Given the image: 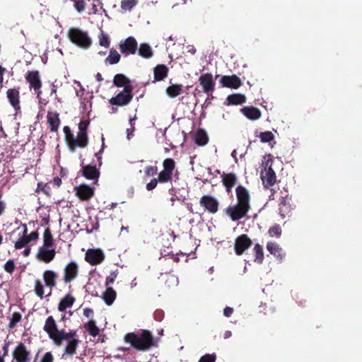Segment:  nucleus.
<instances>
[{
    "label": "nucleus",
    "mask_w": 362,
    "mask_h": 362,
    "mask_svg": "<svg viewBox=\"0 0 362 362\" xmlns=\"http://www.w3.org/2000/svg\"><path fill=\"white\" fill-rule=\"evenodd\" d=\"M237 203L225 209V213L233 221H239L247 216L250 209V195L244 186L239 185L235 189Z\"/></svg>",
    "instance_id": "obj_1"
},
{
    "label": "nucleus",
    "mask_w": 362,
    "mask_h": 362,
    "mask_svg": "<svg viewBox=\"0 0 362 362\" xmlns=\"http://www.w3.org/2000/svg\"><path fill=\"white\" fill-rule=\"evenodd\" d=\"M124 341L138 351H146L158 346V340L147 329H141L139 333L128 332L124 337Z\"/></svg>",
    "instance_id": "obj_2"
},
{
    "label": "nucleus",
    "mask_w": 362,
    "mask_h": 362,
    "mask_svg": "<svg viewBox=\"0 0 362 362\" xmlns=\"http://www.w3.org/2000/svg\"><path fill=\"white\" fill-rule=\"evenodd\" d=\"M43 330L47 334L50 339H52L56 346H61L63 339L66 337L65 330H59L57 322L53 316H49L45 320Z\"/></svg>",
    "instance_id": "obj_3"
},
{
    "label": "nucleus",
    "mask_w": 362,
    "mask_h": 362,
    "mask_svg": "<svg viewBox=\"0 0 362 362\" xmlns=\"http://www.w3.org/2000/svg\"><path fill=\"white\" fill-rule=\"evenodd\" d=\"M67 35L73 44L81 48L87 49L92 44V40L88 36L87 32L80 28H71L67 32Z\"/></svg>",
    "instance_id": "obj_4"
},
{
    "label": "nucleus",
    "mask_w": 362,
    "mask_h": 362,
    "mask_svg": "<svg viewBox=\"0 0 362 362\" xmlns=\"http://www.w3.org/2000/svg\"><path fill=\"white\" fill-rule=\"evenodd\" d=\"M133 86H125L115 97L109 100V103L117 107H124L130 103L134 97Z\"/></svg>",
    "instance_id": "obj_5"
},
{
    "label": "nucleus",
    "mask_w": 362,
    "mask_h": 362,
    "mask_svg": "<svg viewBox=\"0 0 362 362\" xmlns=\"http://www.w3.org/2000/svg\"><path fill=\"white\" fill-rule=\"evenodd\" d=\"M272 158H268L262 163L264 170L261 172L260 177L264 187L267 189L274 185L276 182V173L272 168Z\"/></svg>",
    "instance_id": "obj_6"
},
{
    "label": "nucleus",
    "mask_w": 362,
    "mask_h": 362,
    "mask_svg": "<svg viewBox=\"0 0 362 362\" xmlns=\"http://www.w3.org/2000/svg\"><path fill=\"white\" fill-rule=\"evenodd\" d=\"M65 334H66V337L63 339V341H67V344L64 347L63 356H73L76 354L81 341L77 338L76 330L71 329L65 332Z\"/></svg>",
    "instance_id": "obj_7"
},
{
    "label": "nucleus",
    "mask_w": 362,
    "mask_h": 362,
    "mask_svg": "<svg viewBox=\"0 0 362 362\" xmlns=\"http://www.w3.org/2000/svg\"><path fill=\"white\" fill-rule=\"evenodd\" d=\"M175 165V161L173 158H168L163 161V169L158 174L160 183H166L172 181Z\"/></svg>",
    "instance_id": "obj_8"
},
{
    "label": "nucleus",
    "mask_w": 362,
    "mask_h": 362,
    "mask_svg": "<svg viewBox=\"0 0 362 362\" xmlns=\"http://www.w3.org/2000/svg\"><path fill=\"white\" fill-rule=\"evenodd\" d=\"M199 204L205 211L211 214H216L220 205L218 200L211 194L203 195L199 199Z\"/></svg>",
    "instance_id": "obj_9"
},
{
    "label": "nucleus",
    "mask_w": 362,
    "mask_h": 362,
    "mask_svg": "<svg viewBox=\"0 0 362 362\" xmlns=\"http://www.w3.org/2000/svg\"><path fill=\"white\" fill-rule=\"evenodd\" d=\"M78 272V265L75 261L68 262L63 269L62 281L66 284H70L77 278Z\"/></svg>",
    "instance_id": "obj_10"
},
{
    "label": "nucleus",
    "mask_w": 362,
    "mask_h": 362,
    "mask_svg": "<svg viewBox=\"0 0 362 362\" xmlns=\"http://www.w3.org/2000/svg\"><path fill=\"white\" fill-rule=\"evenodd\" d=\"M25 80L29 83L30 89H33L39 97L42 93V81L40 79V75L38 71L33 70L28 71L25 74Z\"/></svg>",
    "instance_id": "obj_11"
},
{
    "label": "nucleus",
    "mask_w": 362,
    "mask_h": 362,
    "mask_svg": "<svg viewBox=\"0 0 362 362\" xmlns=\"http://www.w3.org/2000/svg\"><path fill=\"white\" fill-rule=\"evenodd\" d=\"M12 356L16 362H30L31 361V352L23 342L18 343L15 347Z\"/></svg>",
    "instance_id": "obj_12"
},
{
    "label": "nucleus",
    "mask_w": 362,
    "mask_h": 362,
    "mask_svg": "<svg viewBox=\"0 0 362 362\" xmlns=\"http://www.w3.org/2000/svg\"><path fill=\"white\" fill-rule=\"evenodd\" d=\"M63 132L64 133L65 141L71 151L74 152L76 148H84L78 135L77 134V136L75 138L69 127L64 126Z\"/></svg>",
    "instance_id": "obj_13"
},
{
    "label": "nucleus",
    "mask_w": 362,
    "mask_h": 362,
    "mask_svg": "<svg viewBox=\"0 0 362 362\" xmlns=\"http://www.w3.org/2000/svg\"><path fill=\"white\" fill-rule=\"evenodd\" d=\"M119 47L122 54L124 56L134 54L138 49V44L134 37H128L124 41H121Z\"/></svg>",
    "instance_id": "obj_14"
},
{
    "label": "nucleus",
    "mask_w": 362,
    "mask_h": 362,
    "mask_svg": "<svg viewBox=\"0 0 362 362\" xmlns=\"http://www.w3.org/2000/svg\"><path fill=\"white\" fill-rule=\"evenodd\" d=\"M105 255L100 249H88L85 255V260L90 265H98L103 262Z\"/></svg>",
    "instance_id": "obj_15"
},
{
    "label": "nucleus",
    "mask_w": 362,
    "mask_h": 362,
    "mask_svg": "<svg viewBox=\"0 0 362 362\" xmlns=\"http://www.w3.org/2000/svg\"><path fill=\"white\" fill-rule=\"evenodd\" d=\"M198 81L202 88L203 92L209 94L212 93L215 90V82L213 78V75L211 73H205L202 74Z\"/></svg>",
    "instance_id": "obj_16"
},
{
    "label": "nucleus",
    "mask_w": 362,
    "mask_h": 362,
    "mask_svg": "<svg viewBox=\"0 0 362 362\" xmlns=\"http://www.w3.org/2000/svg\"><path fill=\"white\" fill-rule=\"evenodd\" d=\"M291 201V197L288 194L281 196L279 199V214L284 218L291 215L293 207Z\"/></svg>",
    "instance_id": "obj_17"
},
{
    "label": "nucleus",
    "mask_w": 362,
    "mask_h": 362,
    "mask_svg": "<svg viewBox=\"0 0 362 362\" xmlns=\"http://www.w3.org/2000/svg\"><path fill=\"white\" fill-rule=\"evenodd\" d=\"M74 192L80 200L88 201L93 197L95 189L88 185L81 184L74 187Z\"/></svg>",
    "instance_id": "obj_18"
},
{
    "label": "nucleus",
    "mask_w": 362,
    "mask_h": 362,
    "mask_svg": "<svg viewBox=\"0 0 362 362\" xmlns=\"http://www.w3.org/2000/svg\"><path fill=\"white\" fill-rule=\"evenodd\" d=\"M252 244V240L246 234L239 235L235 241V252L237 255H241Z\"/></svg>",
    "instance_id": "obj_19"
},
{
    "label": "nucleus",
    "mask_w": 362,
    "mask_h": 362,
    "mask_svg": "<svg viewBox=\"0 0 362 362\" xmlns=\"http://www.w3.org/2000/svg\"><path fill=\"white\" fill-rule=\"evenodd\" d=\"M220 84L223 88L238 89L242 84V80L236 74L223 76L220 80Z\"/></svg>",
    "instance_id": "obj_20"
},
{
    "label": "nucleus",
    "mask_w": 362,
    "mask_h": 362,
    "mask_svg": "<svg viewBox=\"0 0 362 362\" xmlns=\"http://www.w3.org/2000/svg\"><path fill=\"white\" fill-rule=\"evenodd\" d=\"M81 173L86 179L93 180L97 183L100 177V170L95 165L81 164Z\"/></svg>",
    "instance_id": "obj_21"
},
{
    "label": "nucleus",
    "mask_w": 362,
    "mask_h": 362,
    "mask_svg": "<svg viewBox=\"0 0 362 362\" xmlns=\"http://www.w3.org/2000/svg\"><path fill=\"white\" fill-rule=\"evenodd\" d=\"M58 277V274L53 270L48 269L43 272L42 279L44 280L45 285L50 290L47 296H49L52 294V289L57 286Z\"/></svg>",
    "instance_id": "obj_22"
},
{
    "label": "nucleus",
    "mask_w": 362,
    "mask_h": 362,
    "mask_svg": "<svg viewBox=\"0 0 362 362\" xmlns=\"http://www.w3.org/2000/svg\"><path fill=\"white\" fill-rule=\"evenodd\" d=\"M56 251L54 248L40 247L38 249L36 257L45 263L51 262L55 257Z\"/></svg>",
    "instance_id": "obj_23"
},
{
    "label": "nucleus",
    "mask_w": 362,
    "mask_h": 362,
    "mask_svg": "<svg viewBox=\"0 0 362 362\" xmlns=\"http://www.w3.org/2000/svg\"><path fill=\"white\" fill-rule=\"evenodd\" d=\"M6 97L11 105L15 110L20 109V88H9L6 91Z\"/></svg>",
    "instance_id": "obj_24"
},
{
    "label": "nucleus",
    "mask_w": 362,
    "mask_h": 362,
    "mask_svg": "<svg viewBox=\"0 0 362 362\" xmlns=\"http://www.w3.org/2000/svg\"><path fill=\"white\" fill-rule=\"evenodd\" d=\"M242 114L250 120H257L262 116L260 110L254 106H245L240 110Z\"/></svg>",
    "instance_id": "obj_25"
},
{
    "label": "nucleus",
    "mask_w": 362,
    "mask_h": 362,
    "mask_svg": "<svg viewBox=\"0 0 362 362\" xmlns=\"http://www.w3.org/2000/svg\"><path fill=\"white\" fill-rule=\"evenodd\" d=\"M90 124V121L88 119L82 120L78 124V135L80 138L81 141L82 142L83 147L86 148L88 144V127Z\"/></svg>",
    "instance_id": "obj_26"
},
{
    "label": "nucleus",
    "mask_w": 362,
    "mask_h": 362,
    "mask_svg": "<svg viewBox=\"0 0 362 362\" xmlns=\"http://www.w3.org/2000/svg\"><path fill=\"white\" fill-rule=\"evenodd\" d=\"M223 185L225 186L226 192L230 193L231 189L236 185L238 182L237 176L233 173H223L221 175Z\"/></svg>",
    "instance_id": "obj_27"
},
{
    "label": "nucleus",
    "mask_w": 362,
    "mask_h": 362,
    "mask_svg": "<svg viewBox=\"0 0 362 362\" xmlns=\"http://www.w3.org/2000/svg\"><path fill=\"white\" fill-rule=\"evenodd\" d=\"M267 250L280 262H281L285 257V252L283 249L275 242H268L267 244Z\"/></svg>",
    "instance_id": "obj_28"
},
{
    "label": "nucleus",
    "mask_w": 362,
    "mask_h": 362,
    "mask_svg": "<svg viewBox=\"0 0 362 362\" xmlns=\"http://www.w3.org/2000/svg\"><path fill=\"white\" fill-rule=\"evenodd\" d=\"M47 122L49 125V129L52 132L58 131L61 121L59 115L57 112L48 111L47 115Z\"/></svg>",
    "instance_id": "obj_29"
},
{
    "label": "nucleus",
    "mask_w": 362,
    "mask_h": 362,
    "mask_svg": "<svg viewBox=\"0 0 362 362\" xmlns=\"http://www.w3.org/2000/svg\"><path fill=\"white\" fill-rule=\"evenodd\" d=\"M169 69L165 64H158L153 69L154 81L164 80L168 74Z\"/></svg>",
    "instance_id": "obj_30"
},
{
    "label": "nucleus",
    "mask_w": 362,
    "mask_h": 362,
    "mask_svg": "<svg viewBox=\"0 0 362 362\" xmlns=\"http://www.w3.org/2000/svg\"><path fill=\"white\" fill-rule=\"evenodd\" d=\"M246 97L243 94L233 93L228 95L226 100V105H238L246 103Z\"/></svg>",
    "instance_id": "obj_31"
},
{
    "label": "nucleus",
    "mask_w": 362,
    "mask_h": 362,
    "mask_svg": "<svg viewBox=\"0 0 362 362\" xmlns=\"http://www.w3.org/2000/svg\"><path fill=\"white\" fill-rule=\"evenodd\" d=\"M75 300L76 299L72 295L69 293L66 294L60 300L57 307L58 310L59 312H64L67 308H71Z\"/></svg>",
    "instance_id": "obj_32"
},
{
    "label": "nucleus",
    "mask_w": 362,
    "mask_h": 362,
    "mask_svg": "<svg viewBox=\"0 0 362 362\" xmlns=\"http://www.w3.org/2000/svg\"><path fill=\"white\" fill-rule=\"evenodd\" d=\"M113 84L118 88L123 87L124 88L125 86H132V85H131L130 80L122 74H117L115 75L113 78Z\"/></svg>",
    "instance_id": "obj_33"
},
{
    "label": "nucleus",
    "mask_w": 362,
    "mask_h": 362,
    "mask_svg": "<svg viewBox=\"0 0 362 362\" xmlns=\"http://www.w3.org/2000/svg\"><path fill=\"white\" fill-rule=\"evenodd\" d=\"M194 142L197 146H203L209 142V137L206 131L199 129L194 135Z\"/></svg>",
    "instance_id": "obj_34"
},
{
    "label": "nucleus",
    "mask_w": 362,
    "mask_h": 362,
    "mask_svg": "<svg viewBox=\"0 0 362 362\" xmlns=\"http://www.w3.org/2000/svg\"><path fill=\"white\" fill-rule=\"evenodd\" d=\"M182 92L183 86L182 84H172L169 86L165 90L166 94L171 98H176L177 96L182 94Z\"/></svg>",
    "instance_id": "obj_35"
},
{
    "label": "nucleus",
    "mask_w": 362,
    "mask_h": 362,
    "mask_svg": "<svg viewBox=\"0 0 362 362\" xmlns=\"http://www.w3.org/2000/svg\"><path fill=\"white\" fill-rule=\"evenodd\" d=\"M117 296L116 291L112 287H107L103 293V299L107 305H111Z\"/></svg>",
    "instance_id": "obj_36"
},
{
    "label": "nucleus",
    "mask_w": 362,
    "mask_h": 362,
    "mask_svg": "<svg viewBox=\"0 0 362 362\" xmlns=\"http://www.w3.org/2000/svg\"><path fill=\"white\" fill-rule=\"evenodd\" d=\"M121 56L118 52L115 49L112 48L110 49L108 56L105 59V64L106 65L116 64L119 62Z\"/></svg>",
    "instance_id": "obj_37"
},
{
    "label": "nucleus",
    "mask_w": 362,
    "mask_h": 362,
    "mask_svg": "<svg viewBox=\"0 0 362 362\" xmlns=\"http://www.w3.org/2000/svg\"><path fill=\"white\" fill-rule=\"evenodd\" d=\"M139 54L146 59H149L153 56V50L150 45L147 43H141L140 44L139 48L138 49Z\"/></svg>",
    "instance_id": "obj_38"
},
{
    "label": "nucleus",
    "mask_w": 362,
    "mask_h": 362,
    "mask_svg": "<svg viewBox=\"0 0 362 362\" xmlns=\"http://www.w3.org/2000/svg\"><path fill=\"white\" fill-rule=\"evenodd\" d=\"M54 245V240L49 228H47L43 233V245L45 247H52Z\"/></svg>",
    "instance_id": "obj_39"
},
{
    "label": "nucleus",
    "mask_w": 362,
    "mask_h": 362,
    "mask_svg": "<svg viewBox=\"0 0 362 362\" xmlns=\"http://www.w3.org/2000/svg\"><path fill=\"white\" fill-rule=\"evenodd\" d=\"M84 327L88 332L89 334L93 337H95L100 333V329L96 326L95 321L93 320H90L87 323H86L84 325Z\"/></svg>",
    "instance_id": "obj_40"
},
{
    "label": "nucleus",
    "mask_w": 362,
    "mask_h": 362,
    "mask_svg": "<svg viewBox=\"0 0 362 362\" xmlns=\"http://www.w3.org/2000/svg\"><path fill=\"white\" fill-rule=\"evenodd\" d=\"M24 230H23V235L22 237H21L16 243H15V248L16 249H21L24 247H25L28 243V240L26 238V233L28 231L27 226L25 224L23 225Z\"/></svg>",
    "instance_id": "obj_41"
},
{
    "label": "nucleus",
    "mask_w": 362,
    "mask_h": 362,
    "mask_svg": "<svg viewBox=\"0 0 362 362\" xmlns=\"http://www.w3.org/2000/svg\"><path fill=\"white\" fill-rule=\"evenodd\" d=\"M255 252V262L262 264L264 259L263 247L259 244H256L253 249Z\"/></svg>",
    "instance_id": "obj_42"
},
{
    "label": "nucleus",
    "mask_w": 362,
    "mask_h": 362,
    "mask_svg": "<svg viewBox=\"0 0 362 362\" xmlns=\"http://www.w3.org/2000/svg\"><path fill=\"white\" fill-rule=\"evenodd\" d=\"M22 319V315L18 312H15L12 314L11 317H10L9 323L8 325V329H13L16 325L21 322Z\"/></svg>",
    "instance_id": "obj_43"
},
{
    "label": "nucleus",
    "mask_w": 362,
    "mask_h": 362,
    "mask_svg": "<svg viewBox=\"0 0 362 362\" xmlns=\"http://www.w3.org/2000/svg\"><path fill=\"white\" fill-rule=\"evenodd\" d=\"M34 291L35 295L42 299L45 296V288L42 282L39 279L35 281Z\"/></svg>",
    "instance_id": "obj_44"
},
{
    "label": "nucleus",
    "mask_w": 362,
    "mask_h": 362,
    "mask_svg": "<svg viewBox=\"0 0 362 362\" xmlns=\"http://www.w3.org/2000/svg\"><path fill=\"white\" fill-rule=\"evenodd\" d=\"M137 4V0H122L121 8L123 11L132 10Z\"/></svg>",
    "instance_id": "obj_45"
},
{
    "label": "nucleus",
    "mask_w": 362,
    "mask_h": 362,
    "mask_svg": "<svg viewBox=\"0 0 362 362\" xmlns=\"http://www.w3.org/2000/svg\"><path fill=\"white\" fill-rule=\"evenodd\" d=\"M259 138L260 139L261 142L267 143L274 140V136L272 132L267 131L261 132L259 135Z\"/></svg>",
    "instance_id": "obj_46"
},
{
    "label": "nucleus",
    "mask_w": 362,
    "mask_h": 362,
    "mask_svg": "<svg viewBox=\"0 0 362 362\" xmlns=\"http://www.w3.org/2000/svg\"><path fill=\"white\" fill-rule=\"evenodd\" d=\"M158 173V167L156 165H148L144 170V179L153 176Z\"/></svg>",
    "instance_id": "obj_47"
},
{
    "label": "nucleus",
    "mask_w": 362,
    "mask_h": 362,
    "mask_svg": "<svg viewBox=\"0 0 362 362\" xmlns=\"http://www.w3.org/2000/svg\"><path fill=\"white\" fill-rule=\"evenodd\" d=\"M281 231L282 230H281L280 226L278 224H276L269 229L268 233L271 237L275 236V237L279 238L281 235Z\"/></svg>",
    "instance_id": "obj_48"
},
{
    "label": "nucleus",
    "mask_w": 362,
    "mask_h": 362,
    "mask_svg": "<svg viewBox=\"0 0 362 362\" xmlns=\"http://www.w3.org/2000/svg\"><path fill=\"white\" fill-rule=\"evenodd\" d=\"M99 44L100 46L105 47L106 48L109 47L110 44V40L107 35L102 33L99 35Z\"/></svg>",
    "instance_id": "obj_49"
},
{
    "label": "nucleus",
    "mask_w": 362,
    "mask_h": 362,
    "mask_svg": "<svg viewBox=\"0 0 362 362\" xmlns=\"http://www.w3.org/2000/svg\"><path fill=\"white\" fill-rule=\"evenodd\" d=\"M216 354H206L202 356L198 362H216Z\"/></svg>",
    "instance_id": "obj_50"
},
{
    "label": "nucleus",
    "mask_w": 362,
    "mask_h": 362,
    "mask_svg": "<svg viewBox=\"0 0 362 362\" xmlns=\"http://www.w3.org/2000/svg\"><path fill=\"white\" fill-rule=\"evenodd\" d=\"M4 270L9 273V274H12L15 269H16V265H15V263L13 262V260L12 259H8L4 264Z\"/></svg>",
    "instance_id": "obj_51"
},
{
    "label": "nucleus",
    "mask_w": 362,
    "mask_h": 362,
    "mask_svg": "<svg viewBox=\"0 0 362 362\" xmlns=\"http://www.w3.org/2000/svg\"><path fill=\"white\" fill-rule=\"evenodd\" d=\"M158 182H160V180L158 177L153 178L149 182L146 184V189L148 191H151L157 187Z\"/></svg>",
    "instance_id": "obj_52"
},
{
    "label": "nucleus",
    "mask_w": 362,
    "mask_h": 362,
    "mask_svg": "<svg viewBox=\"0 0 362 362\" xmlns=\"http://www.w3.org/2000/svg\"><path fill=\"white\" fill-rule=\"evenodd\" d=\"M40 189L42 192H43L45 194L49 195L50 192V187L47 183H43L42 182H38L37 184V191Z\"/></svg>",
    "instance_id": "obj_53"
},
{
    "label": "nucleus",
    "mask_w": 362,
    "mask_h": 362,
    "mask_svg": "<svg viewBox=\"0 0 362 362\" xmlns=\"http://www.w3.org/2000/svg\"><path fill=\"white\" fill-rule=\"evenodd\" d=\"M117 276V270L112 272L105 279V285L108 286L110 284H113L114 281H115Z\"/></svg>",
    "instance_id": "obj_54"
},
{
    "label": "nucleus",
    "mask_w": 362,
    "mask_h": 362,
    "mask_svg": "<svg viewBox=\"0 0 362 362\" xmlns=\"http://www.w3.org/2000/svg\"><path fill=\"white\" fill-rule=\"evenodd\" d=\"M90 1L92 2V6L89 15L97 14L98 13V6L100 4V0H90Z\"/></svg>",
    "instance_id": "obj_55"
},
{
    "label": "nucleus",
    "mask_w": 362,
    "mask_h": 362,
    "mask_svg": "<svg viewBox=\"0 0 362 362\" xmlns=\"http://www.w3.org/2000/svg\"><path fill=\"white\" fill-rule=\"evenodd\" d=\"M54 356L51 352H46L40 359V362H53Z\"/></svg>",
    "instance_id": "obj_56"
},
{
    "label": "nucleus",
    "mask_w": 362,
    "mask_h": 362,
    "mask_svg": "<svg viewBox=\"0 0 362 362\" xmlns=\"http://www.w3.org/2000/svg\"><path fill=\"white\" fill-rule=\"evenodd\" d=\"M153 316L156 321L160 322L164 317V313L163 310H157L154 312Z\"/></svg>",
    "instance_id": "obj_57"
},
{
    "label": "nucleus",
    "mask_w": 362,
    "mask_h": 362,
    "mask_svg": "<svg viewBox=\"0 0 362 362\" xmlns=\"http://www.w3.org/2000/svg\"><path fill=\"white\" fill-rule=\"evenodd\" d=\"M38 237H39V235L37 231H33V232L30 233L29 235L26 234V238L29 243L32 240L35 241V240H37Z\"/></svg>",
    "instance_id": "obj_58"
},
{
    "label": "nucleus",
    "mask_w": 362,
    "mask_h": 362,
    "mask_svg": "<svg viewBox=\"0 0 362 362\" xmlns=\"http://www.w3.org/2000/svg\"><path fill=\"white\" fill-rule=\"evenodd\" d=\"M136 119V117H134V118H131L129 119V123L131 124V127H132V129H127V139H130V135L132 134V132L134 131V124L133 123V121Z\"/></svg>",
    "instance_id": "obj_59"
},
{
    "label": "nucleus",
    "mask_w": 362,
    "mask_h": 362,
    "mask_svg": "<svg viewBox=\"0 0 362 362\" xmlns=\"http://www.w3.org/2000/svg\"><path fill=\"white\" fill-rule=\"evenodd\" d=\"M83 315L87 317H92L93 315V310L92 308H86L83 309Z\"/></svg>",
    "instance_id": "obj_60"
},
{
    "label": "nucleus",
    "mask_w": 362,
    "mask_h": 362,
    "mask_svg": "<svg viewBox=\"0 0 362 362\" xmlns=\"http://www.w3.org/2000/svg\"><path fill=\"white\" fill-rule=\"evenodd\" d=\"M233 313V308L230 307H226L223 310V315L228 317H230Z\"/></svg>",
    "instance_id": "obj_61"
},
{
    "label": "nucleus",
    "mask_w": 362,
    "mask_h": 362,
    "mask_svg": "<svg viewBox=\"0 0 362 362\" xmlns=\"http://www.w3.org/2000/svg\"><path fill=\"white\" fill-rule=\"evenodd\" d=\"M52 183L54 184V186H56L57 187H59L62 183V180L60 177H54L53 180H52Z\"/></svg>",
    "instance_id": "obj_62"
},
{
    "label": "nucleus",
    "mask_w": 362,
    "mask_h": 362,
    "mask_svg": "<svg viewBox=\"0 0 362 362\" xmlns=\"http://www.w3.org/2000/svg\"><path fill=\"white\" fill-rule=\"evenodd\" d=\"M102 140H103L102 148L100 149V152H99V153H95V156L97 157V160H98V164H99V165H100V166L102 165V158H101V156H99V153H100L101 151H103V146H104V142H103V141H104V138H103V137H102Z\"/></svg>",
    "instance_id": "obj_63"
},
{
    "label": "nucleus",
    "mask_w": 362,
    "mask_h": 362,
    "mask_svg": "<svg viewBox=\"0 0 362 362\" xmlns=\"http://www.w3.org/2000/svg\"><path fill=\"white\" fill-rule=\"evenodd\" d=\"M3 354L1 355V356H4V358L8 355V344H5L4 346H3Z\"/></svg>",
    "instance_id": "obj_64"
}]
</instances>
